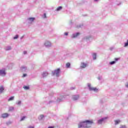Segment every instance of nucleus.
Returning a JSON list of instances; mask_svg holds the SVG:
<instances>
[{
	"label": "nucleus",
	"instance_id": "1",
	"mask_svg": "<svg viewBox=\"0 0 128 128\" xmlns=\"http://www.w3.org/2000/svg\"><path fill=\"white\" fill-rule=\"evenodd\" d=\"M92 124H94L92 120H86L79 122L78 124V128H90L92 127Z\"/></svg>",
	"mask_w": 128,
	"mask_h": 128
},
{
	"label": "nucleus",
	"instance_id": "2",
	"mask_svg": "<svg viewBox=\"0 0 128 128\" xmlns=\"http://www.w3.org/2000/svg\"><path fill=\"white\" fill-rule=\"evenodd\" d=\"M52 76H56L57 78L60 76V68H58L52 72Z\"/></svg>",
	"mask_w": 128,
	"mask_h": 128
},
{
	"label": "nucleus",
	"instance_id": "3",
	"mask_svg": "<svg viewBox=\"0 0 128 128\" xmlns=\"http://www.w3.org/2000/svg\"><path fill=\"white\" fill-rule=\"evenodd\" d=\"M88 86L89 88V90L93 92H98V88H96L92 87V84L90 83L88 84Z\"/></svg>",
	"mask_w": 128,
	"mask_h": 128
},
{
	"label": "nucleus",
	"instance_id": "4",
	"mask_svg": "<svg viewBox=\"0 0 128 128\" xmlns=\"http://www.w3.org/2000/svg\"><path fill=\"white\" fill-rule=\"evenodd\" d=\"M34 20H36V18H27L26 22L28 24H32L34 21Z\"/></svg>",
	"mask_w": 128,
	"mask_h": 128
},
{
	"label": "nucleus",
	"instance_id": "5",
	"mask_svg": "<svg viewBox=\"0 0 128 128\" xmlns=\"http://www.w3.org/2000/svg\"><path fill=\"white\" fill-rule=\"evenodd\" d=\"M44 46H46V48H50L52 47V43H50V42L49 41H46L44 43Z\"/></svg>",
	"mask_w": 128,
	"mask_h": 128
},
{
	"label": "nucleus",
	"instance_id": "6",
	"mask_svg": "<svg viewBox=\"0 0 128 128\" xmlns=\"http://www.w3.org/2000/svg\"><path fill=\"white\" fill-rule=\"evenodd\" d=\"M6 70L4 69L0 70V76H6Z\"/></svg>",
	"mask_w": 128,
	"mask_h": 128
},
{
	"label": "nucleus",
	"instance_id": "7",
	"mask_svg": "<svg viewBox=\"0 0 128 128\" xmlns=\"http://www.w3.org/2000/svg\"><path fill=\"white\" fill-rule=\"evenodd\" d=\"M107 118H108V117H104V118H102L101 119L98 120V123L99 124H102V122H103L104 120H106Z\"/></svg>",
	"mask_w": 128,
	"mask_h": 128
},
{
	"label": "nucleus",
	"instance_id": "8",
	"mask_svg": "<svg viewBox=\"0 0 128 128\" xmlns=\"http://www.w3.org/2000/svg\"><path fill=\"white\" fill-rule=\"evenodd\" d=\"M8 116H10V114L8 113H4L1 114V118H7Z\"/></svg>",
	"mask_w": 128,
	"mask_h": 128
},
{
	"label": "nucleus",
	"instance_id": "9",
	"mask_svg": "<svg viewBox=\"0 0 128 128\" xmlns=\"http://www.w3.org/2000/svg\"><path fill=\"white\" fill-rule=\"evenodd\" d=\"M80 33L78 32L74 33L72 34L71 38H78V36H80Z\"/></svg>",
	"mask_w": 128,
	"mask_h": 128
},
{
	"label": "nucleus",
	"instance_id": "10",
	"mask_svg": "<svg viewBox=\"0 0 128 128\" xmlns=\"http://www.w3.org/2000/svg\"><path fill=\"white\" fill-rule=\"evenodd\" d=\"M73 100H78L80 98V95H74L72 96Z\"/></svg>",
	"mask_w": 128,
	"mask_h": 128
},
{
	"label": "nucleus",
	"instance_id": "11",
	"mask_svg": "<svg viewBox=\"0 0 128 128\" xmlns=\"http://www.w3.org/2000/svg\"><path fill=\"white\" fill-rule=\"evenodd\" d=\"M86 66H88V64L84 62L81 63L80 68H86Z\"/></svg>",
	"mask_w": 128,
	"mask_h": 128
},
{
	"label": "nucleus",
	"instance_id": "12",
	"mask_svg": "<svg viewBox=\"0 0 128 128\" xmlns=\"http://www.w3.org/2000/svg\"><path fill=\"white\" fill-rule=\"evenodd\" d=\"M64 96H61L60 98H58L56 102H60L64 100Z\"/></svg>",
	"mask_w": 128,
	"mask_h": 128
},
{
	"label": "nucleus",
	"instance_id": "13",
	"mask_svg": "<svg viewBox=\"0 0 128 128\" xmlns=\"http://www.w3.org/2000/svg\"><path fill=\"white\" fill-rule=\"evenodd\" d=\"M20 70L22 72H26L27 70V68L26 66H22L20 67Z\"/></svg>",
	"mask_w": 128,
	"mask_h": 128
},
{
	"label": "nucleus",
	"instance_id": "14",
	"mask_svg": "<svg viewBox=\"0 0 128 128\" xmlns=\"http://www.w3.org/2000/svg\"><path fill=\"white\" fill-rule=\"evenodd\" d=\"M48 73L46 72H44L42 74V76H43V78H46V76H48Z\"/></svg>",
	"mask_w": 128,
	"mask_h": 128
},
{
	"label": "nucleus",
	"instance_id": "15",
	"mask_svg": "<svg viewBox=\"0 0 128 128\" xmlns=\"http://www.w3.org/2000/svg\"><path fill=\"white\" fill-rule=\"evenodd\" d=\"M4 86H0V94H2L4 92Z\"/></svg>",
	"mask_w": 128,
	"mask_h": 128
},
{
	"label": "nucleus",
	"instance_id": "16",
	"mask_svg": "<svg viewBox=\"0 0 128 128\" xmlns=\"http://www.w3.org/2000/svg\"><path fill=\"white\" fill-rule=\"evenodd\" d=\"M44 116L40 115V116H39L38 117V120H44Z\"/></svg>",
	"mask_w": 128,
	"mask_h": 128
},
{
	"label": "nucleus",
	"instance_id": "17",
	"mask_svg": "<svg viewBox=\"0 0 128 128\" xmlns=\"http://www.w3.org/2000/svg\"><path fill=\"white\" fill-rule=\"evenodd\" d=\"M6 50H12V46H7L5 48Z\"/></svg>",
	"mask_w": 128,
	"mask_h": 128
},
{
	"label": "nucleus",
	"instance_id": "18",
	"mask_svg": "<svg viewBox=\"0 0 128 128\" xmlns=\"http://www.w3.org/2000/svg\"><path fill=\"white\" fill-rule=\"evenodd\" d=\"M84 25L82 24H79L78 25H76V28H82V26H83Z\"/></svg>",
	"mask_w": 128,
	"mask_h": 128
},
{
	"label": "nucleus",
	"instance_id": "19",
	"mask_svg": "<svg viewBox=\"0 0 128 128\" xmlns=\"http://www.w3.org/2000/svg\"><path fill=\"white\" fill-rule=\"evenodd\" d=\"M114 124L116 126V124H120V120H114Z\"/></svg>",
	"mask_w": 128,
	"mask_h": 128
},
{
	"label": "nucleus",
	"instance_id": "20",
	"mask_svg": "<svg viewBox=\"0 0 128 128\" xmlns=\"http://www.w3.org/2000/svg\"><path fill=\"white\" fill-rule=\"evenodd\" d=\"M92 58L94 60H96V53H94L92 54Z\"/></svg>",
	"mask_w": 128,
	"mask_h": 128
},
{
	"label": "nucleus",
	"instance_id": "21",
	"mask_svg": "<svg viewBox=\"0 0 128 128\" xmlns=\"http://www.w3.org/2000/svg\"><path fill=\"white\" fill-rule=\"evenodd\" d=\"M14 100V96H12L8 99V102H12V100Z\"/></svg>",
	"mask_w": 128,
	"mask_h": 128
},
{
	"label": "nucleus",
	"instance_id": "22",
	"mask_svg": "<svg viewBox=\"0 0 128 128\" xmlns=\"http://www.w3.org/2000/svg\"><path fill=\"white\" fill-rule=\"evenodd\" d=\"M14 110V108L12 106H10L8 108L9 112H12V110Z\"/></svg>",
	"mask_w": 128,
	"mask_h": 128
},
{
	"label": "nucleus",
	"instance_id": "23",
	"mask_svg": "<svg viewBox=\"0 0 128 128\" xmlns=\"http://www.w3.org/2000/svg\"><path fill=\"white\" fill-rule=\"evenodd\" d=\"M62 7L61 6H60L59 7H58V8H56V10L57 12H60V10H62Z\"/></svg>",
	"mask_w": 128,
	"mask_h": 128
},
{
	"label": "nucleus",
	"instance_id": "24",
	"mask_svg": "<svg viewBox=\"0 0 128 128\" xmlns=\"http://www.w3.org/2000/svg\"><path fill=\"white\" fill-rule=\"evenodd\" d=\"M23 88H24V90H30V86H24Z\"/></svg>",
	"mask_w": 128,
	"mask_h": 128
},
{
	"label": "nucleus",
	"instance_id": "25",
	"mask_svg": "<svg viewBox=\"0 0 128 128\" xmlns=\"http://www.w3.org/2000/svg\"><path fill=\"white\" fill-rule=\"evenodd\" d=\"M116 61H112L110 62L109 64H110V66H112V64H116Z\"/></svg>",
	"mask_w": 128,
	"mask_h": 128
},
{
	"label": "nucleus",
	"instance_id": "26",
	"mask_svg": "<svg viewBox=\"0 0 128 128\" xmlns=\"http://www.w3.org/2000/svg\"><path fill=\"white\" fill-rule=\"evenodd\" d=\"M21 104H22V101L19 100V101H18V102L16 103V104H18V106H20Z\"/></svg>",
	"mask_w": 128,
	"mask_h": 128
},
{
	"label": "nucleus",
	"instance_id": "27",
	"mask_svg": "<svg viewBox=\"0 0 128 128\" xmlns=\"http://www.w3.org/2000/svg\"><path fill=\"white\" fill-rule=\"evenodd\" d=\"M124 48H126V46H128V40H127L126 42L124 43Z\"/></svg>",
	"mask_w": 128,
	"mask_h": 128
},
{
	"label": "nucleus",
	"instance_id": "28",
	"mask_svg": "<svg viewBox=\"0 0 128 128\" xmlns=\"http://www.w3.org/2000/svg\"><path fill=\"white\" fill-rule=\"evenodd\" d=\"M70 63H66V68H70Z\"/></svg>",
	"mask_w": 128,
	"mask_h": 128
},
{
	"label": "nucleus",
	"instance_id": "29",
	"mask_svg": "<svg viewBox=\"0 0 128 128\" xmlns=\"http://www.w3.org/2000/svg\"><path fill=\"white\" fill-rule=\"evenodd\" d=\"M24 118H26V116H22L20 120V122H22V120H24Z\"/></svg>",
	"mask_w": 128,
	"mask_h": 128
},
{
	"label": "nucleus",
	"instance_id": "30",
	"mask_svg": "<svg viewBox=\"0 0 128 128\" xmlns=\"http://www.w3.org/2000/svg\"><path fill=\"white\" fill-rule=\"evenodd\" d=\"M18 38V35H16L14 37V40H16Z\"/></svg>",
	"mask_w": 128,
	"mask_h": 128
},
{
	"label": "nucleus",
	"instance_id": "31",
	"mask_svg": "<svg viewBox=\"0 0 128 128\" xmlns=\"http://www.w3.org/2000/svg\"><path fill=\"white\" fill-rule=\"evenodd\" d=\"M120 128H126V126H121Z\"/></svg>",
	"mask_w": 128,
	"mask_h": 128
},
{
	"label": "nucleus",
	"instance_id": "32",
	"mask_svg": "<svg viewBox=\"0 0 128 128\" xmlns=\"http://www.w3.org/2000/svg\"><path fill=\"white\" fill-rule=\"evenodd\" d=\"M27 74H24L22 76V78H26V76Z\"/></svg>",
	"mask_w": 128,
	"mask_h": 128
},
{
	"label": "nucleus",
	"instance_id": "33",
	"mask_svg": "<svg viewBox=\"0 0 128 128\" xmlns=\"http://www.w3.org/2000/svg\"><path fill=\"white\" fill-rule=\"evenodd\" d=\"M64 36H68V32H66L64 33Z\"/></svg>",
	"mask_w": 128,
	"mask_h": 128
},
{
	"label": "nucleus",
	"instance_id": "34",
	"mask_svg": "<svg viewBox=\"0 0 128 128\" xmlns=\"http://www.w3.org/2000/svg\"><path fill=\"white\" fill-rule=\"evenodd\" d=\"M76 89V87H71L70 88V90H75Z\"/></svg>",
	"mask_w": 128,
	"mask_h": 128
},
{
	"label": "nucleus",
	"instance_id": "35",
	"mask_svg": "<svg viewBox=\"0 0 128 128\" xmlns=\"http://www.w3.org/2000/svg\"><path fill=\"white\" fill-rule=\"evenodd\" d=\"M28 54V52L24 51V54Z\"/></svg>",
	"mask_w": 128,
	"mask_h": 128
},
{
	"label": "nucleus",
	"instance_id": "36",
	"mask_svg": "<svg viewBox=\"0 0 128 128\" xmlns=\"http://www.w3.org/2000/svg\"><path fill=\"white\" fill-rule=\"evenodd\" d=\"M119 58H115V62H118V60Z\"/></svg>",
	"mask_w": 128,
	"mask_h": 128
},
{
	"label": "nucleus",
	"instance_id": "37",
	"mask_svg": "<svg viewBox=\"0 0 128 128\" xmlns=\"http://www.w3.org/2000/svg\"><path fill=\"white\" fill-rule=\"evenodd\" d=\"M28 128H34V126H28Z\"/></svg>",
	"mask_w": 128,
	"mask_h": 128
},
{
	"label": "nucleus",
	"instance_id": "38",
	"mask_svg": "<svg viewBox=\"0 0 128 128\" xmlns=\"http://www.w3.org/2000/svg\"><path fill=\"white\" fill-rule=\"evenodd\" d=\"M98 80H102V77H100V76L98 77Z\"/></svg>",
	"mask_w": 128,
	"mask_h": 128
},
{
	"label": "nucleus",
	"instance_id": "39",
	"mask_svg": "<svg viewBox=\"0 0 128 128\" xmlns=\"http://www.w3.org/2000/svg\"><path fill=\"white\" fill-rule=\"evenodd\" d=\"M48 128H54V127L52 126H48Z\"/></svg>",
	"mask_w": 128,
	"mask_h": 128
},
{
	"label": "nucleus",
	"instance_id": "40",
	"mask_svg": "<svg viewBox=\"0 0 128 128\" xmlns=\"http://www.w3.org/2000/svg\"><path fill=\"white\" fill-rule=\"evenodd\" d=\"M126 88H128V82L126 84Z\"/></svg>",
	"mask_w": 128,
	"mask_h": 128
},
{
	"label": "nucleus",
	"instance_id": "41",
	"mask_svg": "<svg viewBox=\"0 0 128 128\" xmlns=\"http://www.w3.org/2000/svg\"><path fill=\"white\" fill-rule=\"evenodd\" d=\"M52 102H54V101H50L49 104H52Z\"/></svg>",
	"mask_w": 128,
	"mask_h": 128
},
{
	"label": "nucleus",
	"instance_id": "42",
	"mask_svg": "<svg viewBox=\"0 0 128 128\" xmlns=\"http://www.w3.org/2000/svg\"><path fill=\"white\" fill-rule=\"evenodd\" d=\"M44 18H46V14H44Z\"/></svg>",
	"mask_w": 128,
	"mask_h": 128
},
{
	"label": "nucleus",
	"instance_id": "43",
	"mask_svg": "<svg viewBox=\"0 0 128 128\" xmlns=\"http://www.w3.org/2000/svg\"><path fill=\"white\" fill-rule=\"evenodd\" d=\"M22 38H24V36H22L20 38V40H22Z\"/></svg>",
	"mask_w": 128,
	"mask_h": 128
},
{
	"label": "nucleus",
	"instance_id": "44",
	"mask_svg": "<svg viewBox=\"0 0 128 128\" xmlns=\"http://www.w3.org/2000/svg\"><path fill=\"white\" fill-rule=\"evenodd\" d=\"M113 49H114V48H110V50H112Z\"/></svg>",
	"mask_w": 128,
	"mask_h": 128
},
{
	"label": "nucleus",
	"instance_id": "45",
	"mask_svg": "<svg viewBox=\"0 0 128 128\" xmlns=\"http://www.w3.org/2000/svg\"><path fill=\"white\" fill-rule=\"evenodd\" d=\"M94 2H98V0H94Z\"/></svg>",
	"mask_w": 128,
	"mask_h": 128
}]
</instances>
